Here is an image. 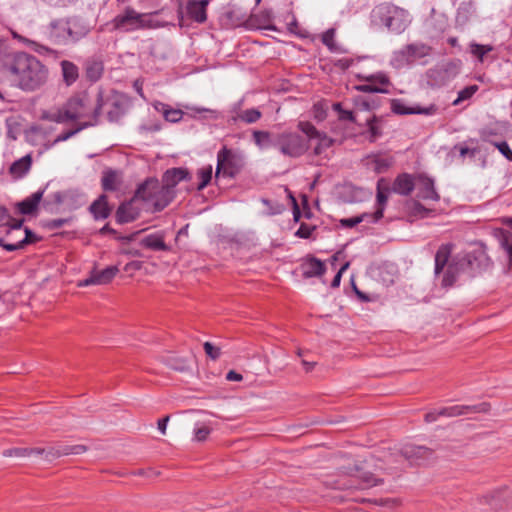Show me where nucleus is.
Listing matches in <instances>:
<instances>
[{"label": "nucleus", "instance_id": "nucleus-1", "mask_svg": "<svg viewBox=\"0 0 512 512\" xmlns=\"http://www.w3.org/2000/svg\"><path fill=\"white\" fill-rule=\"evenodd\" d=\"M0 78L11 87L33 92L47 82L48 69L35 56L26 52H16L8 55L2 63Z\"/></svg>", "mask_w": 512, "mask_h": 512}, {"label": "nucleus", "instance_id": "nucleus-2", "mask_svg": "<svg viewBox=\"0 0 512 512\" xmlns=\"http://www.w3.org/2000/svg\"><path fill=\"white\" fill-rule=\"evenodd\" d=\"M102 90H98L95 95L89 92H81L72 96L68 101V113L72 120L88 119L97 124L101 114Z\"/></svg>", "mask_w": 512, "mask_h": 512}, {"label": "nucleus", "instance_id": "nucleus-3", "mask_svg": "<svg viewBox=\"0 0 512 512\" xmlns=\"http://www.w3.org/2000/svg\"><path fill=\"white\" fill-rule=\"evenodd\" d=\"M372 21L384 25L393 33H402L410 23L409 14L391 3H381L371 12Z\"/></svg>", "mask_w": 512, "mask_h": 512}, {"label": "nucleus", "instance_id": "nucleus-4", "mask_svg": "<svg viewBox=\"0 0 512 512\" xmlns=\"http://www.w3.org/2000/svg\"><path fill=\"white\" fill-rule=\"evenodd\" d=\"M175 192H171L155 178H149L140 184L134 198L143 200L153 206L154 212H160L173 200Z\"/></svg>", "mask_w": 512, "mask_h": 512}, {"label": "nucleus", "instance_id": "nucleus-5", "mask_svg": "<svg viewBox=\"0 0 512 512\" xmlns=\"http://www.w3.org/2000/svg\"><path fill=\"white\" fill-rule=\"evenodd\" d=\"M112 29L124 33H130L151 27L150 15L139 13L134 8L127 6L117 14L110 22Z\"/></svg>", "mask_w": 512, "mask_h": 512}, {"label": "nucleus", "instance_id": "nucleus-6", "mask_svg": "<svg viewBox=\"0 0 512 512\" xmlns=\"http://www.w3.org/2000/svg\"><path fill=\"white\" fill-rule=\"evenodd\" d=\"M245 158L242 152L223 146L217 152L215 176L234 178L244 167Z\"/></svg>", "mask_w": 512, "mask_h": 512}, {"label": "nucleus", "instance_id": "nucleus-7", "mask_svg": "<svg viewBox=\"0 0 512 512\" xmlns=\"http://www.w3.org/2000/svg\"><path fill=\"white\" fill-rule=\"evenodd\" d=\"M431 47L427 44L416 42L407 44L393 52L390 63L396 69H402L415 61L428 56Z\"/></svg>", "mask_w": 512, "mask_h": 512}, {"label": "nucleus", "instance_id": "nucleus-8", "mask_svg": "<svg viewBox=\"0 0 512 512\" xmlns=\"http://www.w3.org/2000/svg\"><path fill=\"white\" fill-rule=\"evenodd\" d=\"M483 258H485V253L480 250L469 252L462 256L458 255L454 262L448 266L443 278V284L445 286H451L455 282L456 276L460 270L464 271L468 267L474 269L475 266L480 265Z\"/></svg>", "mask_w": 512, "mask_h": 512}, {"label": "nucleus", "instance_id": "nucleus-9", "mask_svg": "<svg viewBox=\"0 0 512 512\" xmlns=\"http://www.w3.org/2000/svg\"><path fill=\"white\" fill-rule=\"evenodd\" d=\"M276 148L281 154L289 157H299L308 150V144L305 137L293 132H284L278 134Z\"/></svg>", "mask_w": 512, "mask_h": 512}, {"label": "nucleus", "instance_id": "nucleus-10", "mask_svg": "<svg viewBox=\"0 0 512 512\" xmlns=\"http://www.w3.org/2000/svg\"><path fill=\"white\" fill-rule=\"evenodd\" d=\"M101 111L105 110L110 122H117L124 114L127 108V99L123 94L113 90L105 93L102 90Z\"/></svg>", "mask_w": 512, "mask_h": 512}, {"label": "nucleus", "instance_id": "nucleus-11", "mask_svg": "<svg viewBox=\"0 0 512 512\" xmlns=\"http://www.w3.org/2000/svg\"><path fill=\"white\" fill-rule=\"evenodd\" d=\"M359 80L365 81V84L356 86V90L363 93H388L387 87L390 85L389 77L386 73L380 71L369 75L358 74Z\"/></svg>", "mask_w": 512, "mask_h": 512}, {"label": "nucleus", "instance_id": "nucleus-12", "mask_svg": "<svg viewBox=\"0 0 512 512\" xmlns=\"http://www.w3.org/2000/svg\"><path fill=\"white\" fill-rule=\"evenodd\" d=\"M66 36L69 44H74L86 37L90 30V24L80 16L64 17Z\"/></svg>", "mask_w": 512, "mask_h": 512}, {"label": "nucleus", "instance_id": "nucleus-13", "mask_svg": "<svg viewBox=\"0 0 512 512\" xmlns=\"http://www.w3.org/2000/svg\"><path fill=\"white\" fill-rule=\"evenodd\" d=\"M42 33L53 44L68 45L64 18L52 19L42 28Z\"/></svg>", "mask_w": 512, "mask_h": 512}, {"label": "nucleus", "instance_id": "nucleus-14", "mask_svg": "<svg viewBox=\"0 0 512 512\" xmlns=\"http://www.w3.org/2000/svg\"><path fill=\"white\" fill-rule=\"evenodd\" d=\"M433 452L425 446L405 444L400 449V455L411 465H421L430 459Z\"/></svg>", "mask_w": 512, "mask_h": 512}, {"label": "nucleus", "instance_id": "nucleus-15", "mask_svg": "<svg viewBox=\"0 0 512 512\" xmlns=\"http://www.w3.org/2000/svg\"><path fill=\"white\" fill-rule=\"evenodd\" d=\"M488 409L489 404L487 403H480L477 405H454L438 409V415H441V417L452 418L471 413H485Z\"/></svg>", "mask_w": 512, "mask_h": 512}, {"label": "nucleus", "instance_id": "nucleus-16", "mask_svg": "<svg viewBox=\"0 0 512 512\" xmlns=\"http://www.w3.org/2000/svg\"><path fill=\"white\" fill-rule=\"evenodd\" d=\"M119 272L117 266H109L101 271L92 270L90 275L78 283L79 287H86L90 285H104L112 281V279Z\"/></svg>", "mask_w": 512, "mask_h": 512}, {"label": "nucleus", "instance_id": "nucleus-17", "mask_svg": "<svg viewBox=\"0 0 512 512\" xmlns=\"http://www.w3.org/2000/svg\"><path fill=\"white\" fill-rule=\"evenodd\" d=\"M415 187H417V197L423 200L438 201L440 196L435 189V182L432 178L424 174L416 177Z\"/></svg>", "mask_w": 512, "mask_h": 512}, {"label": "nucleus", "instance_id": "nucleus-18", "mask_svg": "<svg viewBox=\"0 0 512 512\" xmlns=\"http://www.w3.org/2000/svg\"><path fill=\"white\" fill-rule=\"evenodd\" d=\"M190 178L187 168L175 167L166 170L162 176L161 184L169 188L171 192H175V187L183 180Z\"/></svg>", "mask_w": 512, "mask_h": 512}, {"label": "nucleus", "instance_id": "nucleus-19", "mask_svg": "<svg viewBox=\"0 0 512 512\" xmlns=\"http://www.w3.org/2000/svg\"><path fill=\"white\" fill-rule=\"evenodd\" d=\"M122 182L123 178L121 171L107 168L102 172L101 186L104 191H117L120 189Z\"/></svg>", "mask_w": 512, "mask_h": 512}, {"label": "nucleus", "instance_id": "nucleus-20", "mask_svg": "<svg viewBox=\"0 0 512 512\" xmlns=\"http://www.w3.org/2000/svg\"><path fill=\"white\" fill-rule=\"evenodd\" d=\"M87 451L85 445H58L49 447L47 451V460L51 461L55 458L67 455H80Z\"/></svg>", "mask_w": 512, "mask_h": 512}, {"label": "nucleus", "instance_id": "nucleus-21", "mask_svg": "<svg viewBox=\"0 0 512 512\" xmlns=\"http://www.w3.org/2000/svg\"><path fill=\"white\" fill-rule=\"evenodd\" d=\"M45 189H41L25 198L24 200L18 202L16 207L18 211L23 215H31L33 214L39 206V203L44 195Z\"/></svg>", "mask_w": 512, "mask_h": 512}, {"label": "nucleus", "instance_id": "nucleus-22", "mask_svg": "<svg viewBox=\"0 0 512 512\" xmlns=\"http://www.w3.org/2000/svg\"><path fill=\"white\" fill-rule=\"evenodd\" d=\"M140 211L134 207L132 201L124 202L117 208L116 221L119 224H125L133 222L138 218Z\"/></svg>", "mask_w": 512, "mask_h": 512}, {"label": "nucleus", "instance_id": "nucleus-23", "mask_svg": "<svg viewBox=\"0 0 512 512\" xmlns=\"http://www.w3.org/2000/svg\"><path fill=\"white\" fill-rule=\"evenodd\" d=\"M301 271L304 278L320 277L325 273L326 267L321 260L310 257L301 264Z\"/></svg>", "mask_w": 512, "mask_h": 512}, {"label": "nucleus", "instance_id": "nucleus-24", "mask_svg": "<svg viewBox=\"0 0 512 512\" xmlns=\"http://www.w3.org/2000/svg\"><path fill=\"white\" fill-rule=\"evenodd\" d=\"M209 0H192L187 4V14L189 17L198 23H203L207 19L206 7Z\"/></svg>", "mask_w": 512, "mask_h": 512}, {"label": "nucleus", "instance_id": "nucleus-25", "mask_svg": "<svg viewBox=\"0 0 512 512\" xmlns=\"http://www.w3.org/2000/svg\"><path fill=\"white\" fill-rule=\"evenodd\" d=\"M415 188V182L410 174L403 173L395 179L392 191L402 196H408Z\"/></svg>", "mask_w": 512, "mask_h": 512}, {"label": "nucleus", "instance_id": "nucleus-26", "mask_svg": "<svg viewBox=\"0 0 512 512\" xmlns=\"http://www.w3.org/2000/svg\"><path fill=\"white\" fill-rule=\"evenodd\" d=\"M391 110L395 114L399 115H411V114H425L430 115L435 111V107L432 105L428 108H408L403 100L394 99L391 102Z\"/></svg>", "mask_w": 512, "mask_h": 512}, {"label": "nucleus", "instance_id": "nucleus-27", "mask_svg": "<svg viewBox=\"0 0 512 512\" xmlns=\"http://www.w3.org/2000/svg\"><path fill=\"white\" fill-rule=\"evenodd\" d=\"M461 69L460 60L450 61L444 64L441 68L433 69L429 71V77L432 78L434 75H439L441 80L451 79L457 76Z\"/></svg>", "mask_w": 512, "mask_h": 512}, {"label": "nucleus", "instance_id": "nucleus-28", "mask_svg": "<svg viewBox=\"0 0 512 512\" xmlns=\"http://www.w3.org/2000/svg\"><path fill=\"white\" fill-rule=\"evenodd\" d=\"M241 103L239 102L236 104L234 108L235 115L231 117L233 122H243L245 124H253L256 123L261 117L262 113L257 108H250L246 110H238L236 111V108H239Z\"/></svg>", "mask_w": 512, "mask_h": 512}, {"label": "nucleus", "instance_id": "nucleus-29", "mask_svg": "<svg viewBox=\"0 0 512 512\" xmlns=\"http://www.w3.org/2000/svg\"><path fill=\"white\" fill-rule=\"evenodd\" d=\"M153 107L157 112H159L163 115V117L166 121L171 122V123L180 122L184 115L182 110L172 108L168 104L160 102V101H156L153 104Z\"/></svg>", "mask_w": 512, "mask_h": 512}, {"label": "nucleus", "instance_id": "nucleus-30", "mask_svg": "<svg viewBox=\"0 0 512 512\" xmlns=\"http://www.w3.org/2000/svg\"><path fill=\"white\" fill-rule=\"evenodd\" d=\"M95 220H104L109 217L111 209L108 206L107 196L101 194L89 207Z\"/></svg>", "mask_w": 512, "mask_h": 512}, {"label": "nucleus", "instance_id": "nucleus-31", "mask_svg": "<svg viewBox=\"0 0 512 512\" xmlns=\"http://www.w3.org/2000/svg\"><path fill=\"white\" fill-rule=\"evenodd\" d=\"M140 245L153 251H168L169 246L164 242V236L161 233H152L143 237Z\"/></svg>", "mask_w": 512, "mask_h": 512}, {"label": "nucleus", "instance_id": "nucleus-32", "mask_svg": "<svg viewBox=\"0 0 512 512\" xmlns=\"http://www.w3.org/2000/svg\"><path fill=\"white\" fill-rule=\"evenodd\" d=\"M31 165L32 158L29 154H27L22 158L14 161L9 168V172L15 178H22L29 172Z\"/></svg>", "mask_w": 512, "mask_h": 512}, {"label": "nucleus", "instance_id": "nucleus-33", "mask_svg": "<svg viewBox=\"0 0 512 512\" xmlns=\"http://www.w3.org/2000/svg\"><path fill=\"white\" fill-rule=\"evenodd\" d=\"M253 139L255 144L261 149L276 148L278 134L273 135L267 131L256 130L253 132Z\"/></svg>", "mask_w": 512, "mask_h": 512}, {"label": "nucleus", "instance_id": "nucleus-34", "mask_svg": "<svg viewBox=\"0 0 512 512\" xmlns=\"http://www.w3.org/2000/svg\"><path fill=\"white\" fill-rule=\"evenodd\" d=\"M451 253L449 244L441 245L435 255V274L439 275L446 266Z\"/></svg>", "mask_w": 512, "mask_h": 512}, {"label": "nucleus", "instance_id": "nucleus-35", "mask_svg": "<svg viewBox=\"0 0 512 512\" xmlns=\"http://www.w3.org/2000/svg\"><path fill=\"white\" fill-rule=\"evenodd\" d=\"M61 69L63 79L67 85H71L77 80L79 76L78 67L74 63L68 60H63L61 62Z\"/></svg>", "mask_w": 512, "mask_h": 512}, {"label": "nucleus", "instance_id": "nucleus-36", "mask_svg": "<svg viewBox=\"0 0 512 512\" xmlns=\"http://www.w3.org/2000/svg\"><path fill=\"white\" fill-rule=\"evenodd\" d=\"M70 113H68V104L66 103L64 106V109L56 110V111H50L44 114V118L46 120H49L51 122L55 123H65L67 121H73L72 118H70Z\"/></svg>", "mask_w": 512, "mask_h": 512}, {"label": "nucleus", "instance_id": "nucleus-37", "mask_svg": "<svg viewBox=\"0 0 512 512\" xmlns=\"http://www.w3.org/2000/svg\"><path fill=\"white\" fill-rule=\"evenodd\" d=\"M90 126H94V122L93 121H85V122L79 124L76 128L67 130L66 132H63V133L59 134L54 139L52 145H55V144L60 143V142L67 141L68 139H70L71 137L75 136L76 134H78L83 129H85L87 127H90Z\"/></svg>", "mask_w": 512, "mask_h": 512}, {"label": "nucleus", "instance_id": "nucleus-38", "mask_svg": "<svg viewBox=\"0 0 512 512\" xmlns=\"http://www.w3.org/2000/svg\"><path fill=\"white\" fill-rule=\"evenodd\" d=\"M499 243L501 248L506 253L509 264L512 265V232L509 231H501Z\"/></svg>", "mask_w": 512, "mask_h": 512}, {"label": "nucleus", "instance_id": "nucleus-39", "mask_svg": "<svg viewBox=\"0 0 512 512\" xmlns=\"http://www.w3.org/2000/svg\"><path fill=\"white\" fill-rule=\"evenodd\" d=\"M212 166L208 165L205 167H202L197 172V177L199 179V183L197 185V190L201 191L203 190L211 181L212 179Z\"/></svg>", "mask_w": 512, "mask_h": 512}, {"label": "nucleus", "instance_id": "nucleus-40", "mask_svg": "<svg viewBox=\"0 0 512 512\" xmlns=\"http://www.w3.org/2000/svg\"><path fill=\"white\" fill-rule=\"evenodd\" d=\"M469 47H470V53L473 56H475L479 62H483L484 56L493 50L492 45H489V44L483 45V44H478L476 42H471Z\"/></svg>", "mask_w": 512, "mask_h": 512}, {"label": "nucleus", "instance_id": "nucleus-41", "mask_svg": "<svg viewBox=\"0 0 512 512\" xmlns=\"http://www.w3.org/2000/svg\"><path fill=\"white\" fill-rule=\"evenodd\" d=\"M366 124L368 126L369 141H376L382 135V130L379 125V119L376 116H373L372 118L366 121Z\"/></svg>", "mask_w": 512, "mask_h": 512}, {"label": "nucleus", "instance_id": "nucleus-42", "mask_svg": "<svg viewBox=\"0 0 512 512\" xmlns=\"http://www.w3.org/2000/svg\"><path fill=\"white\" fill-rule=\"evenodd\" d=\"M298 128L303 134H305V139L307 140V142L314 140L316 137H319L321 133L316 129V127L312 123L307 121L299 122Z\"/></svg>", "mask_w": 512, "mask_h": 512}, {"label": "nucleus", "instance_id": "nucleus-43", "mask_svg": "<svg viewBox=\"0 0 512 512\" xmlns=\"http://www.w3.org/2000/svg\"><path fill=\"white\" fill-rule=\"evenodd\" d=\"M314 140H317V144L314 147V154L320 155L323 153L324 150L329 148L333 141L330 139L326 134L320 133L319 137H316Z\"/></svg>", "mask_w": 512, "mask_h": 512}, {"label": "nucleus", "instance_id": "nucleus-44", "mask_svg": "<svg viewBox=\"0 0 512 512\" xmlns=\"http://www.w3.org/2000/svg\"><path fill=\"white\" fill-rule=\"evenodd\" d=\"M478 91L477 85H470L458 92L457 98L453 101V105H458L464 100L470 99Z\"/></svg>", "mask_w": 512, "mask_h": 512}, {"label": "nucleus", "instance_id": "nucleus-45", "mask_svg": "<svg viewBox=\"0 0 512 512\" xmlns=\"http://www.w3.org/2000/svg\"><path fill=\"white\" fill-rule=\"evenodd\" d=\"M374 170L376 173H384L391 166L392 161L389 158L385 157H376L373 160Z\"/></svg>", "mask_w": 512, "mask_h": 512}, {"label": "nucleus", "instance_id": "nucleus-46", "mask_svg": "<svg viewBox=\"0 0 512 512\" xmlns=\"http://www.w3.org/2000/svg\"><path fill=\"white\" fill-rule=\"evenodd\" d=\"M27 240H20L17 243H7L3 238H0V247L5 249L6 251L12 252L16 250L23 249L27 245Z\"/></svg>", "mask_w": 512, "mask_h": 512}, {"label": "nucleus", "instance_id": "nucleus-47", "mask_svg": "<svg viewBox=\"0 0 512 512\" xmlns=\"http://www.w3.org/2000/svg\"><path fill=\"white\" fill-rule=\"evenodd\" d=\"M359 216L364 217V222L367 223H377L382 217H383V209L382 208H376V210L372 213H362Z\"/></svg>", "mask_w": 512, "mask_h": 512}, {"label": "nucleus", "instance_id": "nucleus-48", "mask_svg": "<svg viewBox=\"0 0 512 512\" xmlns=\"http://www.w3.org/2000/svg\"><path fill=\"white\" fill-rule=\"evenodd\" d=\"M499 152L509 161H512V149L506 141L491 142Z\"/></svg>", "mask_w": 512, "mask_h": 512}, {"label": "nucleus", "instance_id": "nucleus-49", "mask_svg": "<svg viewBox=\"0 0 512 512\" xmlns=\"http://www.w3.org/2000/svg\"><path fill=\"white\" fill-rule=\"evenodd\" d=\"M102 65L94 63L87 68V77L92 81H97L102 74Z\"/></svg>", "mask_w": 512, "mask_h": 512}, {"label": "nucleus", "instance_id": "nucleus-50", "mask_svg": "<svg viewBox=\"0 0 512 512\" xmlns=\"http://www.w3.org/2000/svg\"><path fill=\"white\" fill-rule=\"evenodd\" d=\"M211 429L205 425L198 426L196 425L194 428V439L197 441H204L207 439L210 434Z\"/></svg>", "mask_w": 512, "mask_h": 512}, {"label": "nucleus", "instance_id": "nucleus-51", "mask_svg": "<svg viewBox=\"0 0 512 512\" xmlns=\"http://www.w3.org/2000/svg\"><path fill=\"white\" fill-rule=\"evenodd\" d=\"M4 457H28V448H11L3 451Z\"/></svg>", "mask_w": 512, "mask_h": 512}, {"label": "nucleus", "instance_id": "nucleus-52", "mask_svg": "<svg viewBox=\"0 0 512 512\" xmlns=\"http://www.w3.org/2000/svg\"><path fill=\"white\" fill-rule=\"evenodd\" d=\"M70 222L69 218L51 219L45 222L44 226L49 230H56Z\"/></svg>", "mask_w": 512, "mask_h": 512}, {"label": "nucleus", "instance_id": "nucleus-53", "mask_svg": "<svg viewBox=\"0 0 512 512\" xmlns=\"http://www.w3.org/2000/svg\"><path fill=\"white\" fill-rule=\"evenodd\" d=\"M335 34L336 30L334 28H329L322 35V43L328 48L335 43Z\"/></svg>", "mask_w": 512, "mask_h": 512}, {"label": "nucleus", "instance_id": "nucleus-54", "mask_svg": "<svg viewBox=\"0 0 512 512\" xmlns=\"http://www.w3.org/2000/svg\"><path fill=\"white\" fill-rule=\"evenodd\" d=\"M381 181L382 180H380L377 185L376 200H377V208H382L384 211L387 200H388V195L384 191L381 190V187H380Z\"/></svg>", "mask_w": 512, "mask_h": 512}, {"label": "nucleus", "instance_id": "nucleus-55", "mask_svg": "<svg viewBox=\"0 0 512 512\" xmlns=\"http://www.w3.org/2000/svg\"><path fill=\"white\" fill-rule=\"evenodd\" d=\"M361 222H364V217L359 216V215L355 216V217L344 218V219L340 220L341 226L346 227V228L355 227L356 225H358Z\"/></svg>", "mask_w": 512, "mask_h": 512}, {"label": "nucleus", "instance_id": "nucleus-56", "mask_svg": "<svg viewBox=\"0 0 512 512\" xmlns=\"http://www.w3.org/2000/svg\"><path fill=\"white\" fill-rule=\"evenodd\" d=\"M204 350L205 353L213 360L217 359L220 356V349L218 347H215L210 342L204 343Z\"/></svg>", "mask_w": 512, "mask_h": 512}, {"label": "nucleus", "instance_id": "nucleus-57", "mask_svg": "<svg viewBox=\"0 0 512 512\" xmlns=\"http://www.w3.org/2000/svg\"><path fill=\"white\" fill-rule=\"evenodd\" d=\"M312 231H313V228H311L310 226L301 224V226L295 232V235L302 239H308V238H310Z\"/></svg>", "mask_w": 512, "mask_h": 512}, {"label": "nucleus", "instance_id": "nucleus-58", "mask_svg": "<svg viewBox=\"0 0 512 512\" xmlns=\"http://www.w3.org/2000/svg\"><path fill=\"white\" fill-rule=\"evenodd\" d=\"M412 212L415 216L426 217L430 213V210L425 208L421 203L415 201Z\"/></svg>", "mask_w": 512, "mask_h": 512}, {"label": "nucleus", "instance_id": "nucleus-59", "mask_svg": "<svg viewBox=\"0 0 512 512\" xmlns=\"http://www.w3.org/2000/svg\"><path fill=\"white\" fill-rule=\"evenodd\" d=\"M24 223L23 219H14L12 217V220L5 222V226L8 227L7 233L9 234L12 230H19L22 228Z\"/></svg>", "mask_w": 512, "mask_h": 512}, {"label": "nucleus", "instance_id": "nucleus-60", "mask_svg": "<svg viewBox=\"0 0 512 512\" xmlns=\"http://www.w3.org/2000/svg\"><path fill=\"white\" fill-rule=\"evenodd\" d=\"M349 267V262H346L340 269L339 271L336 273V275L334 276L332 282H331V286L333 288H336L340 285V282H341V278H342V274L343 272Z\"/></svg>", "mask_w": 512, "mask_h": 512}, {"label": "nucleus", "instance_id": "nucleus-61", "mask_svg": "<svg viewBox=\"0 0 512 512\" xmlns=\"http://www.w3.org/2000/svg\"><path fill=\"white\" fill-rule=\"evenodd\" d=\"M353 62H354V60L352 58H341V59H338L334 63V65H335V67H338L342 70H346L353 64Z\"/></svg>", "mask_w": 512, "mask_h": 512}, {"label": "nucleus", "instance_id": "nucleus-62", "mask_svg": "<svg viewBox=\"0 0 512 512\" xmlns=\"http://www.w3.org/2000/svg\"><path fill=\"white\" fill-rule=\"evenodd\" d=\"M12 220L9 210L5 206H0V224L5 226V222Z\"/></svg>", "mask_w": 512, "mask_h": 512}, {"label": "nucleus", "instance_id": "nucleus-63", "mask_svg": "<svg viewBox=\"0 0 512 512\" xmlns=\"http://www.w3.org/2000/svg\"><path fill=\"white\" fill-rule=\"evenodd\" d=\"M338 116H339V120H341V121L355 122V117L351 110L343 109L340 111Z\"/></svg>", "mask_w": 512, "mask_h": 512}, {"label": "nucleus", "instance_id": "nucleus-64", "mask_svg": "<svg viewBox=\"0 0 512 512\" xmlns=\"http://www.w3.org/2000/svg\"><path fill=\"white\" fill-rule=\"evenodd\" d=\"M28 43L31 46V48L37 53L43 54V53L50 51V49L48 47L38 44L34 41L29 40Z\"/></svg>", "mask_w": 512, "mask_h": 512}]
</instances>
